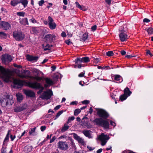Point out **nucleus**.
Instances as JSON below:
<instances>
[{"instance_id": "nucleus-1", "label": "nucleus", "mask_w": 153, "mask_h": 153, "mask_svg": "<svg viewBox=\"0 0 153 153\" xmlns=\"http://www.w3.org/2000/svg\"><path fill=\"white\" fill-rule=\"evenodd\" d=\"M3 97H4L0 98V102L2 107H5L9 104L12 105L13 103V97L10 93L6 92Z\"/></svg>"}, {"instance_id": "nucleus-2", "label": "nucleus", "mask_w": 153, "mask_h": 153, "mask_svg": "<svg viewBox=\"0 0 153 153\" xmlns=\"http://www.w3.org/2000/svg\"><path fill=\"white\" fill-rule=\"evenodd\" d=\"M0 71L2 74V78L4 81L8 82L10 81L12 76V72L9 69H6L2 66L0 65Z\"/></svg>"}, {"instance_id": "nucleus-3", "label": "nucleus", "mask_w": 153, "mask_h": 153, "mask_svg": "<svg viewBox=\"0 0 153 153\" xmlns=\"http://www.w3.org/2000/svg\"><path fill=\"white\" fill-rule=\"evenodd\" d=\"M90 61L89 58L87 56H85L82 58H77L74 61L75 63L74 65V68H80L82 67H84V66L81 64L82 62L86 63L89 62Z\"/></svg>"}, {"instance_id": "nucleus-4", "label": "nucleus", "mask_w": 153, "mask_h": 153, "mask_svg": "<svg viewBox=\"0 0 153 153\" xmlns=\"http://www.w3.org/2000/svg\"><path fill=\"white\" fill-rule=\"evenodd\" d=\"M13 83L14 85H17L18 86V88H21L24 85L30 87L32 82H27L25 80L15 79L13 80Z\"/></svg>"}, {"instance_id": "nucleus-5", "label": "nucleus", "mask_w": 153, "mask_h": 153, "mask_svg": "<svg viewBox=\"0 0 153 153\" xmlns=\"http://www.w3.org/2000/svg\"><path fill=\"white\" fill-rule=\"evenodd\" d=\"M30 87V88L36 89H40L37 92L38 94H40L44 89V87L40 83L36 82H32Z\"/></svg>"}, {"instance_id": "nucleus-6", "label": "nucleus", "mask_w": 153, "mask_h": 153, "mask_svg": "<svg viewBox=\"0 0 153 153\" xmlns=\"http://www.w3.org/2000/svg\"><path fill=\"white\" fill-rule=\"evenodd\" d=\"M96 109L97 111V114L100 117L106 119L109 117V114L105 110L99 108H97Z\"/></svg>"}, {"instance_id": "nucleus-7", "label": "nucleus", "mask_w": 153, "mask_h": 153, "mask_svg": "<svg viewBox=\"0 0 153 153\" xmlns=\"http://www.w3.org/2000/svg\"><path fill=\"white\" fill-rule=\"evenodd\" d=\"M13 38L17 41L22 40L25 37V35L22 32H13Z\"/></svg>"}, {"instance_id": "nucleus-8", "label": "nucleus", "mask_w": 153, "mask_h": 153, "mask_svg": "<svg viewBox=\"0 0 153 153\" xmlns=\"http://www.w3.org/2000/svg\"><path fill=\"white\" fill-rule=\"evenodd\" d=\"M120 33L119 36L120 40L122 42H124L127 40L129 38L127 34L125 33V31L124 29V27L121 28V30H120Z\"/></svg>"}, {"instance_id": "nucleus-9", "label": "nucleus", "mask_w": 153, "mask_h": 153, "mask_svg": "<svg viewBox=\"0 0 153 153\" xmlns=\"http://www.w3.org/2000/svg\"><path fill=\"white\" fill-rule=\"evenodd\" d=\"M58 148L63 151H65L69 149V145L66 141H60L58 143Z\"/></svg>"}, {"instance_id": "nucleus-10", "label": "nucleus", "mask_w": 153, "mask_h": 153, "mask_svg": "<svg viewBox=\"0 0 153 153\" xmlns=\"http://www.w3.org/2000/svg\"><path fill=\"white\" fill-rule=\"evenodd\" d=\"M56 36L54 34H48L45 35L44 38L45 42L48 43H51L56 39Z\"/></svg>"}, {"instance_id": "nucleus-11", "label": "nucleus", "mask_w": 153, "mask_h": 153, "mask_svg": "<svg viewBox=\"0 0 153 153\" xmlns=\"http://www.w3.org/2000/svg\"><path fill=\"white\" fill-rule=\"evenodd\" d=\"M99 139L101 141V145L104 146L105 145L107 140L109 139V136L105 135L104 133H102L99 137Z\"/></svg>"}, {"instance_id": "nucleus-12", "label": "nucleus", "mask_w": 153, "mask_h": 153, "mask_svg": "<svg viewBox=\"0 0 153 153\" xmlns=\"http://www.w3.org/2000/svg\"><path fill=\"white\" fill-rule=\"evenodd\" d=\"M71 134L73 135V137L78 141L79 143L81 144L83 146L86 145V143H85L84 139L80 137L76 134L75 133H72Z\"/></svg>"}, {"instance_id": "nucleus-13", "label": "nucleus", "mask_w": 153, "mask_h": 153, "mask_svg": "<svg viewBox=\"0 0 153 153\" xmlns=\"http://www.w3.org/2000/svg\"><path fill=\"white\" fill-rule=\"evenodd\" d=\"M27 107V104L24 103L23 105L16 106L14 108L13 110L15 112L18 113L26 109Z\"/></svg>"}, {"instance_id": "nucleus-14", "label": "nucleus", "mask_w": 153, "mask_h": 153, "mask_svg": "<svg viewBox=\"0 0 153 153\" xmlns=\"http://www.w3.org/2000/svg\"><path fill=\"white\" fill-rule=\"evenodd\" d=\"M1 57L2 61L3 62H10L13 60L11 56L8 54H3L1 56Z\"/></svg>"}, {"instance_id": "nucleus-15", "label": "nucleus", "mask_w": 153, "mask_h": 153, "mask_svg": "<svg viewBox=\"0 0 153 153\" xmlns=\"http://www.w3.org/2000/svg\"><path fill=\"white\" fill-rule=\"evenodd\" d=\"M53 18L50 16L48 17V25L50 28L51 30L54 29L56 26V24L53 22Z\"/></svg>"}, {"instance_id": "nucleus-16", "label": "nucleus", "mask_w": 153, "mask_h": 153, "mask_svg": "<svg viewBox=\"0 0 153 153\" xmlns=\"http://www.w3.org/2000/svg\"><path fill=\"white\" fill-rule=\"evenodd\" d=\"M0 25L4 30H8L11 27L10 24L7 22L2 21L0 22Z\"/></svg>"}, {"instance_id": "nucleus-17", "label": "nucleus", "mask_w": 153, "mask_h": 153, "mask_svg": "<svg viewBox=\"0 0 153 153\" xmlns=\"http://www.w3.org/2000/svg\"><path fill=\"white\" fill-rule=\"evenodd\" d=\"M24 92L26 96L30 97H34L35 96V93L30 90H24Z\"/></svg>"}, {"instance_id": "nucleus-18", "label": "nucleus", "mask_w": 153, "mask_h": 153, "mask_svg": "<svg viewBox=\"0 0 153 153\" xmlns=\"http://www.w3.org/2000/svg\"><path fill=\"white\" fill-rule=\"evenodd\" d=\"M52 95V91L51 93H49L47 91H44L43 94H42L41 98L43 99H46L48 100L49 99L51 95Z\"/></svg>"}, {"instance_id": "nucleus-19", "label": "nucleus", "mask_w": 153, "mask_h": 153, "mask_svg": "<svg viewBox=\"0 0 153 153\" xmlns=\"http://www.w3.org/2000/svg\"><path fill=\"white\" fill-rule=\"evenodd\" d=\"M26 57L27 60L29 61H36L39 58V57L37 56H34L29 54H27Z\"/></svg>"}, {"instance_id": "nucleus-20", "label": "nucleus", "mask_w": 153, "mask_h": 153, "mask_svg": "<svg viewBox=\"0 0 153 153\" xmlns=\"http://www.w3.org/2000/svg\"><path fill=\"white\" fill-rule=\"evenodd\" d=\"M19 20V23L21 25H29L28 19L27 18H20Z\"/></svg>"}, {"instance_id": "nucleus-21", "label": "nucleus", "mask_w": 153, "mask_h": 153, "mask_svg": "<svg viewBox=\"0 0 153 153\" xmlns=\"http://www.w3.org/2000/svg\"><path fill=\"white\" fill-rule=\"evenodd\" d=\"M101 126L105 129H109V124L108 121L103 120Z\"/></svg>"}, {"instance_id": "nucleus-22", "label": "nucleus", "mask_w": 153, "mask_h": 153, "mask_svg": "<svg viewBox=\"0 0 153 153\" xmlns=\"http://www.w3.org/2000/svg\"><path fill=\"white\" fill-rule=\"evenodd\" d=\"M103 120L102 118H96L93 121L96 123V125L101 126Z\"/></svg>"}, {"instance_id": "nucleus-23", "label": "nucleus", "mask_w": 153, "mask_h": 153, "mask_svg": "<svg viewBox=\"0 0 153 153\" xmlns=\"http://www.w3.org/2000/svg\"><path fill=\"white\" fill-rule=\"evenodd\" d=\"M39 70L36 69V71H35V72L37 73V74L34 76L31 77V78H33L37 81H40L42 80V78L41 77H39L38 76V74L39 73Z\"/></svg>"}, {"instance_id": "nucleus-24", "label": "nucleus", "mask_w": 153, "mask_h": 153, "mask_svg": "<svg viewBox=\"0 0 153 153\" xmlns=\"http://www.w3.org/2000/svg\"><path fill=\"white\" fill-rule=\"evenodd\" d=\"M91 131L90 130H83L82 133L85 136L88 138H91L92 137L91 135L90 132Z\"/></svg>"}, {"instance_id": "nucleus-25", "label": "nucleus", "mask_w": 153, "mask_h": 153, "mask_svg": "<svg viewBox=\"0 0 153 153\" xmlns=\"http://www.w3.org/2000/svg\"><path fill=\"white\" fill-rule=\"evenodd\" d=\"M33 149V146L29 145H27L25 146L24 149V151L26 152H30Z\"/></svg>"}, {"instance_id": "nucleus-26", "label": "nucleus", "mask_w": 153, "mask_h": 153, "mask_svg": "<svg viewBox=\"0 0 153 153\" xmlns=\"http://www.w3.org/2000/svg\"><path fill=\"white\" fill-rule=\"evenodd\" d=\"M46 83L49 86H52L54 84L53 81L50 78H45L44 79Z\"/></svg>"}, {"instance_id": "nucleus-27", "label": "nucleus", "mask_w": 153, "mask_h": 153, "mask_svg": "<svg viewBox=\"0 0 153 153\" xmlns=\"http://www.w3.org/2000/svg\"><path fill=\"white\" fill-rule=\"evenodd\" d=\"M131 93L132 92L127 87H126L124 90V94L128 96V97L130 96Z\"/></svg>"}, {"instance_id": "nucleus-28", "label": "nucleus", "mask_w": 153, "mask_h": 153, "mask_svg": "<svg viewBox=\"0 0 153 153\" xmlns=\"http://www.w3.org/2000/svg\"><path fill=\"white\" fill-rule=\"evenodd\" d=\"M114 79L116 81H119V83L123 81L122 77L119 75H115Z\"/></svg>"}, {"instance_id": "nucleus-29", "label": "nucleus", "mask_w": 153, "mask_h": 153, "mask_svg": "<svg viewBox=\"0 0 153 153\" xmlns=\"http://www.w3.org/2000/svg\"><path fill=\"white\" fill-rule=\"evenodd\" d=\"M70 127V126H68L67 124H65L61 129V132L62 133L66 131Z\"/></svg>"}, {"instance_id": "nucleus-30", "label": "nucleus", "mask_w": 153, "mask_h": 153, "mask_svg": "<svg viewBox=\"0 0 153 153\" xmlns=\"http://www.w3.org/2000/svg\"><path fill=\"white\" fill-rule=\"evenodd\" d=\"M145 30L147 31L149 35L153 34V28L152 27H147L145 29Z\"/></svg>"}, {"instance_id": "nucleus-31", "label": "nucleus", "mask_w": 153, "mask_h": 153, "mask_svg": "<svg viewBox=\"0 0 153 153\" xmlns=\"http://www.w3.org/2000/svg\"><path fill=\"white\" fill-rule=\"evenodd\" d=\"M128 96L124 94L120 97V100L121 101H123L126 100L128 97Z\"/></svg>"}, {"instance_id": "nucleus-32", "label": "nucleus", "mask_w": 153, "mask_h": 153, "mask_svg": "<svg viewBox=\"0 0 153 153\" xmlns=\"http://www.w3.org/2000/svg\"><path fill=\"white\" fill-rule=\"evenodd\" d=\"M31 31V33H32L33 34H37L39 33V30L37 29V27H32Z\"/></svg>"}, {"instance_id": "nucleus-33", "label": "nucleus", "mask_w": 153, "mask_h": 153, "mask_svg": "<svg viewBox=\"0 0 153 153\" xmlns=\"http://www.w3.org/2000/svg\"><path fill=\"white\" fill-rule=\"evenodd\" d=\"M88 33H85L83 34L82 37V41L83 42H85L88 38Z\"/></svg>"}, {"instance_id": "nucleus-34", "label": "nucleus", "mask_w": 153, "mask_h": 153, "mask_svg": "<svg viewBox=\"0 0 153 153\" xmlns=\"http://www.w3.org/2000/svg\"><path fill=\"white\" fill-rule=\"evenodd\" d=\"M21 3L23 5L24 7H26L28 3V1L27 0H21Z\"/></svg>"}, {"instance_id": "nucleus-35", "label": "nucleus", "mask_w": 153, "mask_h": 153, "mask_svg": "<svg viewBox=\"0 0 153 153\" xmlns=\"http://www.w3.org/2000/svg\"><path fill=\"white\" fill-rule=\"evenodd\" d=\"M10 132V131L9 130L8 131L6 135V137L5 138L4 140V143L6 141H8L9 140V134Z\"/></svg>"}, {"instance_id": "nucleus-36", "label": "nucleus", "mask_w": 153, "mask_h": 153, "mask_svg": "<svg viewBox=\"0 0 153 153\" xmlns=\"http://www.w3.org/2000/svg\"><path fill=\"white\" fill-rule=\"evenodd\" d=\"M42 46L44 47V51H47V50H50V49L49 48V45L48 44H47L46 46H44V45L42 44Z\"/></svg>"}, {"instance_id": "nucleus-37", "label": "nucleus", "mask_w": 153, "mask_h": 153, "mask_svg": "<svg viewBox=\"0 0 153 153\" xmlns=\"http://www.w3.org/2000/svg\"><path fill=\"white\" fill-rule=\"evenodd\" d=\"M81 112V109L79 108L76 109L74 112V115H77Z\"/></svg>"}, {"instance_id": "nucleus-38", "label": "nucleus", "mask_w": 153, "mask_h": 153, "mask_svg": "<svg viewBox=\"0 0 153 153\" xmlns=\"http://www.w3.org/2000/svg\"><path fill=\"white\" fill-rule=\"evenodd\" d=\"M7 34L3 32H0V37L1 38H6L7 37Z\"/></svg>"}, {"instance_id": "nucleus-39", "label": "nucleus", "mask_w": 153, "mask_h": 153, "mask_svg": "<svg viewBox=\"0 0 153 153\" xmlns=\"http://www.w3.org/2000/svg\"><path fill=\"white\" fill-rule=\"evenodd\" d=\"M17 100L18 101L20 102L23 100V97L22 95H18L16 94Z\"/></svg>"}, {"instance_id": "nucleus-40", "label": "nucleus", "mask_w": 153, "mask_h": 153, "mask_svg": "<svg viewBox=\"0 0 153 153\" xmlns=\"http://www.w3.org/2000/svg\"><path fill=\"white\" fill-rule=\"evenodd\" d=\"M106 54L107 56H113L114 53L112 51H109L106 52Z\"/></svg>"}, {"instance_id": "nucleus-41", "label": "nucleus", "mask_w": 153, "mask_h": 153, "mask_svg": "<svg viewBox=\"0 0 153 153\" xmlns=\"http://www.w3.org/2000/svg\"><path fill=\"white\" fill-rule=\"evenodd\" d=\"M16 14L18 16L24 17L25 16V13L23 12H17Z\"/></svg>"}, {"instance_id": "nucleus-42", "label": "nucleus", "mask_w": 153, "mask_h": 153, "mask_svg": "<svg viewBox=\"0 0 153 153\" xmlns=\"http://www.w3.org/2000/svg\"><path fill=\"white\" fill-rule=\"evenodd\" d=\"M63 111L62 110H61L59 111V112L57 113L56 118L54 119V120H55L56 118H58L63 113Z\"/></svg>"}, {"instance_id": "nucleus-43", "label": "nucleus", "mask_w": 153, "mask_h": 153, "mask_svg": "<svg viewBox=\"0 0 153 153\" xmlns=\"http://www.w3.org/2000/svg\"><path fill=\"white\" fill-rule=\"evenodd\" d=\"M36 127L33 128H31V130L29 132V134L30 135H31L33 133L35 132L36 129Z\"/></svg>"}, {"instance_id": "nucleus-44", "label": "nucleus", "mask_w": 153, "mask_h": 153, "mask_svg": "<svg viewBox=\"0 0 153 153\" xmlns=\"http://www.w3.org/2000/svg\"><path fill=\"white\" fill-rule=\"evenodd\" d=\"M10 4L13 7L17 5L15 0L11 1L10 2Z\"/></svg>"}, {"instance_id": "nucleus-45", "label": "nucleus", "mask_w": 153, "mask_h": 153, "mask_svg": "<svg viewBox=\"0 0 153 153\" xmlns=\"http://www.w3.org/2000/svg\"><path fill=\"white\" fill-rule=\"evenodd\" d=\"M137 56L134 55V54H131V55H127L125 57L126 58H131V57H136Z\"/></svg>"}, {"instance_id": "nucleus-46", "label": "nucleus", "mask_w": 153, "mask_h": 153, "mask_svg": "<svg viewBox=\"0 0 153 153\" xmlns=\"http://www.w3.org/2000/svg\"><path fill=\"white\" fill-rule=\"evenodd\" d=\"M29 21L34 24L37 22V21L33 17H32L31 19L29 20Z\"/></svg>"}, {"instance_id": "nucleus-47", "label": "nucleus", "mask_w": 153, "mask_h": 153, "mask_svg": "<svg viewBox=\"0 0 153 153\" xmlns=\"http://www.w3.org/2000/svg\"><path fill=\"white\" fill-rule=\"evenodd\" d=\"M65 43L68 45H69L72 44V42H71L70 39L66 40L65 41Z\"/></svg>"}, {"instance_id": "nucleus-48", "label": "nucleus", "mask_w": 153, "mask_h": 153, "mask_svg": "<svg viewBox=\"0 0 153 153\" xmlns=\"http://www.w3.org/2000/svg\"><path fill=\"white\" fill-rule=\"evenodd\" d=\"M85 71H83V72H81L78 75V77H83L84 76V74H85Z\"/></svg>"}, {"instance_id": "nucleus-49", "label": "nucleus", "mask_w": 153, "mask_h": 153, "mask_svg": "<svg viewBox=\"0 0 153 153\" xmlns=\"http://www.w3.org/2000/svg\"><path fill=\"white\" fill-rule=\"evenodd\" d=\"M68 139L69 140H70V141H71V145H73V146H74V145L75 146V143L74 142V140L73 139H72L71 137H68Z\"/></svg>"}, {"instance_id": "nucleus-50", "label": "nucleus", "mask_w": 153, "mask_h": 153, "mask_svg": "<svg viewBox=\"0 0 153 153\" xmlns=\"http://www.w3.org/2000/svg\"><path fill=\"white\" fill-rule=\"evenodd\" d=\"M44 2L45 1L44 0H41L39 1V6H42Z\"/></svg>"}, {"instance_id": "nucleus-51", "label": "nucleus", "mask_w": 153, "mask_h": 153, "mask_svg": "<svg viewBox=\"0 0 153 153\" xmlns=\"http://www.w3.org/2000/svg\"><path fill=\"white\" fill-rule=\"evenodd\" d=\"M82 103L83 104H87L89 103V101L87 100H84L82 102Z\"/></svg>"}, {"instance_id": "nucleus-52", "label": "nucleus", "mask_w": 153, "mask_h": 153, "mask_svg": "<svg viewBox=\"0 0 153 153\" xmlns=\"http://www.w3.org/2000/svg\"><path fill=\"white\" fill-rule=\"evenodd\" d=\"M146 53L147 54L149 55L151 57H152L153 56V55L152 54L149 50H146Z\"/></svg>"}, {"instance_id": "nucleus-53", "label": "nucleus", "mask_w": 153, "mask_h": 153, "mask_svg": "<svg viewBox=\"0 0 153 153\" xmlns=\"http://www.w3.org/2000/svg\"><path fill=\"white\" fill-rule=\"evenodd\" d=\"M6 148H4V147H2L1 149V153H6Z\"/></svg>"}, {"instance_id": "nucleus-54", "label": "nucleus", "mask_w": 153, "mask_h": 153, "mask_svg": "<svg viewBox=\"0 0 153 153\" xmlns=\"http://www.w3.org/2000/svg\"><path fill=\"white\" fill-rule=\"evenodd\" d=\"M97 26L96 25L92 26L91 27V29L93 31H95L97 29Z\"/></svg>"}, {"instance_id": "nucleus-55", "label": "nucleus", "mask_w": 153, "mask_h": 153, "mask_svg": "<svg viewBox=\"0 0 153 153\" xmlns=\"http://www.w3.org/2000/svg\"><path fill=\"white\" fill-rule=\"evenodd\" d=\"M67 136L66 135H62V136H60V137H59L58 138V139H63V138L66 139L67 138Z\"/></svg>"}, {"instance_id": "nucleus-56", "label": "nucleus", "mask_w": 153, "mask_h": 153, "mask_svg": "<svg viewBox=\"0 0 153 153\" xmlns=\"http://www.w3.org/2000/svg\"><path fill=\"white\" fill-rule=\"evenodd\" d=\"M27 73V75L30 76V72L29 70H24L23 71V73L24 74H26V73Z\"/></svg>"}, {"instance_id": "nucleus-57", "label": "nucleus", "mask_w": 153, "mask_h": 153, "mask_svg": "<svg viewBox=\"0 0 153 153\" xmlns=\"http://www.w3.org/2000/svg\"><path fill=\"white\" fill-rule=\"evenodd\" d=\"M13 65L15 67H16L18 68H22V66L21 65H18L16 64H14Z\"/></svg>"}, {"instance_id": "nucleus-58", "label": "nucleus", "mask_w": 153, "mask_h": 153, "mask_svg": "<svg viewBox=\"0 0 153 153\" xmlns=\"http://www.w3.org/2000/svg\"><path fill=\"white\" fill-rule=\"evenodd\" d=\"M46 129V127L45 126H42L40 127V129L42 131H43L45 130Z\"/></svg>"}, {"instance_id": "nucleus-59", "label": "nucleus", "mask_w": 153, "mask_h": 153, "mask_svg": "<svg viewBox=\"0 0 153 153\" xmlns=\"http://www.w3.org/2000/svg\"><path fill=\"white\" fill-rule=\"evenodd\" d=\"M56 136H53L52 138L50 140V143H51L53 142L56 139Z\"/></svg>"}, {"instance_id": "nucleus-60", "label": "nucleus", "mask_w": 153, "mask_h": 153, "mask_svg": "<svg viewBox=\"0 0 153 153\" xmlns=\"http://www.w3.org/2000/svg\"><path fill=\"white\" fill-rule=\"evenodd\" d=\"M110 123L111 126H113L114 127L116 126V123L114 122L112 120H110Z\"/></svg>"}, {"instance_id": "nucleus-61", "label": "nucleus", "mask_w": 153, "mask_h": 153, "mask_svg": "<svg viewBox=\"0 0 153 153\" xmlns=\"http://www.w3.org/2000/svg\"><path fill=\"white\" fill-rule=\"evenodd\" d=\"M10 138L11 139V141H13L16 138V136L15 135L13 136L11 134L10 135Z\"/></svg>"}, {"instance_id": "nucleus-62", "label": "nucleus", "mask_w": 153, "mask_h": 153, "mask_svg": "<svg viewBox=\"0 0 153 153\" xmlns=\"http://www.w3.org/2000/svg\"><path fill=\"white\" fill-rule=\"evenodd\" d=\"M150 20L149 19L146 18L144 19L143 20V22H144L147 23L150 22Z\"/></svg>"}, {"instance_id": "nucleus-63", "label": "nucleus", "mask_w": 153, "mask_h": 153, "mask_svg": "<svg viewBox=\"0 0 153 153\" xmlns=\"http://www.w3.org/2000/svg\"><path fill=\"white\" fill-rule=\"evenodd\" d=\"M61 36L63 37H66V33L65 32L63 31L61 33Z\"/></svg>"}, {"instance_id": "nucleus-64", "label": "nucleus", "mask_w": 153, "mask_h": 153, "mask_svg": "<svg viewBox=\"0 0 153 153\" xmlns=\"http://www.w3.org/2000/svg\"><path fill=\"white\" fill-rule=\"evenodd\" d=\"M93 112V109L92 108V107H90V108L89 109L88 113H90V114H91Z\"/></svg>"}]
</instances>
